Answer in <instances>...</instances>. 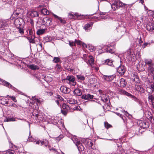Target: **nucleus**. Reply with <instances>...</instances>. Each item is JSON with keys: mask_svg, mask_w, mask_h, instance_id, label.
I'll list each match as a JSON object with an SVG mask.
<instances>
[{"mask_svg": "<svg viewBox=\"0 0 154 154\" xmlns=\"http://www.w3.org/2000/svg\"><path fill=\"white\" fill-rule=\"evenodd\" d=\"M139 53L138 52L136 56L132 51H130L128 53V55L127 56L128 59L129 61H131L133 62L135 61L138 58L140 57Z\"/></svg>", "mask_w": 154, "mask_h": 154, "instance_id": "obj_1", "label": "nucleus"}, {"mask_svg": "<svg viewBox=\"0 0 154 154\" xmlns=\"http://www.w3.org/2000/svg\"><path fill=\"white\" fill-rule=\"evenodd\" d=\"M65 80L69 81V82L68 83L71 85L74 86L76 85V82H75V78L73 76L69 75L67 76Z\"/></svg>", "mask_w": 154, "mask_h": 154, "instance_id": "obj_2", "label": "nucleus"}, {"mask_svg": "<svg viewBox=\"0 0 154 154\" xmlns=\"http://www.w3.org/2000/svg\"><path fill=\"white\" fill-rule=\"evenodd\" d=\"M122 4V3L120 2L115 1L111 5V7L113 10H115L119 7H122L123 6Z\"/></svg>", "mask_w": 154, "mask_h": 154, "instance_id": "obj_3", "label": "nucleus"}, {"mask_svg": "<svg viewBox=\"0 0 154 154\" xmlns=\"http://www.w3.org/2000/svg\"><path fill=\"white\" fill-rule=\"evenodd\" d=\"M82 141L87 147L89 146L92 147L93 143L91 139L88 138L84 139L82 140Z\"/></svg>", "mask_w": 154, "mask_h": 154, "instance_id": "obj_4", "label": "nucleus"}, {"mask_svg": "<svg viewBox=\"0 0 154 154\" xmlns=\"http://www.w3.org/2000/svg\"><path fill=\"white\" fill-rule=\"evenodd\" d=\"M23 22V19L20 18H17L14 21V24L17 28L21 26Z\"/></svg>", "mask_w": 154, "mask_h": 154, "instance_id": "obj_5", "label": "nucleus"}, {"mask_svg": "<svg viewBox=\"0 0 154 154\" xmlns=\"http://www.w3.org/2000/svg\"><path fill=\"white\" fill-rule=\"evenodd\" d=\"M9 23L8 20H0V28L7 26Z\"/></svg>", "mask_w": 154, "mask_h": 154, "instance_id": "obj_6", "label": "nucleus"}, {"mask_svg": "<svg viewBox=\"0 0 154 154\" xmlns=\"http://www.w3.org/2000/svg\"><path fill=\"white\" fill-rule=\"evenodd\" d=\"M116 77V75H104L103 79L107 81H111Z\"/></svg>", "mask_w": 154, "mask_h": 154, "instance_id": "obj_7", "label": "nucleus"}, {"mask_svg": "<svg viewBox=\"0 0 154 154\" xmlns=\"http://www.w3.org/2000/svg\"><path fill=\"white\" fill-rule=\"evenodd\" d=\"M125 71V69L123 66H119L117 69V72L121 75L124 74Z\"/></svg>", "mask_w": 154, "mask_h": 154, "instance_id": "obj_8", "label": "nucleus"}, {"mask_svg": "<svg viewBox=\"0 0 154 154\" xmlns=\"http://www.w3.org/2000/svg\"><path fill=\"white\" fill-rule=\"evenodd\" d=\"M43 20L47 26H50L52 24V20L51 18L46 17Z\"/></svg>", "mask_w": 154, "mask_h": 154, "instance_id": "obj_9", "label": "nucleus"}, {"mask_svg": "<svg viewBox=\"0 0 154 154\" xmlns=\"http://www.w3.org/2000/svg\"><path fill=\"white\" fill-rule=\"evenodd\" d=\"M146 28L149 31H152L154 30V24L153 23H149L146 25Z\"/></svg>", "mask_w": 154, "mask_h": 154, "instance_id": "obj_10", "label": "nucleus"}, {"mask_svg": "<svg viewBox=\"0 0 154 154\" xmlns=\"http://www.w3.org/2000/svg\"><path fill=\"white\" fill-rule=\"evenodd\" d=\"M93 97L94 96L93 95L89 94H83L82 96V99L87 100L91 99L93 98Z\"/></svg>", "mask_w": 154, "mask_h": 154, "instance_id": "obj_11", "label": "nucleus"}, {"mask_svg": "<svg viewBox=\"0 0 154 154\" xmlns=\"http://www.w3.org/2000/svg\"><path fill=\"white\" fill-rule=\"evenodd\" d=\"M61 91L65 94H67L69 92L70 89L64 86H61L60 88Z\"/></svg>", "mask_w": 154, "mask_h": 154, "instance_id": "obj_12", "label": "nucleus"}, {"mask_svg": "<svg viewBox=\"0 0 154 154\" xmlns=\"http://www.w3.org/2000/svg\"><path fill=\"white\" fill-rule=\"evenodd\" d=\"M88 64H90L92 66L94 64V59L92 56H89L88 57L87 62H86Z\"/></svg>", "mask_w": 154, "mask_h": 154, "instance_id": "obj_13", "label": "nucleus"}, {"mask_svg": "<svg viewBox=\"0 0 154 154\" xmlns=\"http://www.w3.org/2000/svg\"><path fill=\"white\" fill-rule=\"evenodd\" d=\"M28 67L33 70H38L39 68L38 66L34 64L29 65H28Z\"/></svg>", "mask_w": 154, "mask_h": 154, "instance_id": "obj_14", "label": "nucleus"}, {"mask_svg": "<svg viewBox=\"0 0 154 154\" xmlns=\"http://www.w3.org/2000/svg\"><path fill=\"white\" fill-rule=\"evenodd\" d=\"M29 15L32 17H34L38 16V12L36 11H32L29 12Z\"/></svg>", "mask_w": 154, "mask_h": 154, "instance_id": "obj_15", "label": "nucleus"}, {"mask_svg": "<svg viewBox=\"0 0 154 154\" xmlns=\"http://www.w3.org/2000/svg\"><path fill=\"white\" fill-rule=\"evenodd\" d=\"M135 88L137 91H139L141 93H143L144 92V90L143 88L139 85H135Z\"/></svg>", "mask_w": 154, "mask_h": 154, "instance_id": "obj_16", "label": "nucleus"}, {"mask_svg": "<svg viewBox=\"0 0 154 154\" xmlns=\"http://www.w3.org/2000/svg\"><path fill=\"white\" fill-rule=\"evenodd\" d=\"M127 82L125 79L123 78L120 79V84L121 87H124L126 85Z\"/></svg>", "mask_w": 154, "mask_h": 154, "instance_id": "obj_17", "label": "nucleus"}, {"mask_svg": "<svg viewBox=\"0 0 154 154\" xmlns=\"http://www.w3.org/2000/svg\"><path fill=\"white\" fill-rule=\"evenodd\" d=\"M67 101L68 103L70 104H75L77 102L76 100L72 98H68L67 99Z\"/></svg>", "mask_w": 154, "mask_h": 154, "instance_id": "obj_18", "label": "nucleus"}, {"mask_svg": "<svg viewBox=\"0 0 154 154\" xmlns=\"http://www.w3.org/2000/svg\"><path fill=\"white\" fill-rule=\"evenodd\" d=\"M74 93L78 96H80L82 94V92L81 90L79 88L75 89L74 91Z\"/></svg>", "mask_w": 154, "mask_h": 154, "instance_id": "obj_19", "label": "nucleus"}, {"mask_svg": "<svg viewBox=\"0 0 154 154\" xmlns=\"http://www.w3.org/2000/svg\"><path fill=\"white\" fill-rule=\"evenodd\" d=\"M145 63L146 64H147L149 66V68H152L151 66L154 65V64L152 63V60H145Z\"/></svg>", "mask_w": 154, "mask_h": 154, "instance_id": "obj_20", "label": "nucleus"}, {"mask_svg": "<svg viewBox=\"0 0 154 154\" xmlns=\"http://www.w3.org/2000/svg\"><path fill=\"white\" fill-rule=\"evenodd\" d=\"M20 10L19 8L17 9L14 12L13 14L12 15V16L14 17H16L20 13Z\"/></svg>", "mask_w": 154, "mask_h": 154, "instance_id": "obj_21", "label": "nucleus"}, {"mask_svg": "<svg viewBox=\"0 0 154 154\" xmlns=\"http://www.w3.org/2000/svg\"><path fill=\"white\" fill-rule=\"evenodd\" d=\"M76 146L77 147L79 151H82L84 150V147L80 142L78 143V145H77Z\"/></svg>", "mask_w": 154, "mask_h": 154, "instance_id": "obj_22", "label": "nucleus"}, {"mask_svg": "<svg viewBox=\"0 0 154 154\" xmlns=\"http://www.w3.org/2000/svg\"><path fill=\"white\" fill-rule=\"evenodd\" d=\"M134 78L133 79V81L136 83H140V81L138 76L135 75H134Z\"/></svg>", "mask_w": 154, "mask_h": 154, "instance_id": "obj_23", "label": "nucleus"}, {"mask_svg": "<svg viewBox=\"0 0 154 154\" xmlns=\"http://www.w3.org/2000/svg\"><path fill=\"white\" fill-rule=\"evenodd\" d=\"M41 12L44 15H48L49 14V12L47 9L45 8L42 9Z\"/></svg>", "mask_w": 154, "mask_h": 154, "instance_id": "obj_24", "label": "nucleus"}, {"mask_svg": "<svg viewBox=\"0 0 154 154\" xmlns=\"http://www.w3.org/2000/svg\"><path fill=\"white\" fill-rule=\"evenodd\" d=\"M144 65L142 64L140 62L137 66V68H139V70H143L144 69Z\"/></svg>", "mask_w": 154, "mask_h": 154, "instance_id": "obj_25", "label": "nucleus"}, {"mask_svg": "<svg viewBox=\"0 0 154 154\" xmlns=\"http://www.w3.org/2000/svg\"><path fill=\"white\" fill-rule=\"evenodd\" d=\"M69 16H70L69 17L71 18H73L74 17L76 16L78 17L79 16V15L77 13H69Z\"/></svg>", "mask_w": 154, "mask_h": 154, "instance_id": "obj_26", "label": "nucleus"}, {"mask_svg": "<svg viewBox=\"0 0 154 154\" xmlns=\"http://www.w3.org/2000/svg\"><path fill=\"white\" fill-rule=\"evenodd\" d=\"M105 63L106 64L111 66L113 65L112 61L109 59H107L106 60Z\"/></svg>", "mask_w": 154, "mask_h": 154, "instance_id": "obj_27", "label": "nucleus"}, {"mask_svg": "<svg viewBox=\"0 0 154 154\" xmlns=\"http://www.w3.org/2000/svg\"><path fill=\"white\" fill-rule=\"evenodd\" d=\"M3 83L4 85L6 86V87L9 88H12V85L10 84L9 82L6 81H3Z\"/></svg>", "mask_w": 154, "mask_h": 154, "instance_id": "obj_28", "label": "nucleus"}, {"mask_svg": "<svg viewBox=\"0 0 154 154\" xmlns=\"http://www.w3.org/2000/svg\"><path fill=\"white\" fill-rule=\"evenodd\" d=\"M27 39L29 40L30 43H34L35 42L34 40V37L32 36H31V37H28L27 38Z\"/></svg>", "mask_w": 154, "mask_h": 154, "instance_id": "obj_29", "label": "nucleus"}, {"mask_svg": "<svg viewBox=\"0 0 154 154\" xmlns=\"http://www.w3.org/2000/svg\"><path fill=\"white\" fill-rule=\"evenodd\" d=\"M48 141L46 140H44L42 141L41 142V145H44L45 146H46L48 145Z\"/></svg>", "mask_w": 154, "mask_h": 154, "instance_id": "obj_30", "label": "nucleus"}, {"mask_svg": "<svg viewBox=\"0 0 154 154\" xmlns=\"http://www.w3.org/2000/svg\"><path fill=\"white\" fill-rule=\"evenodd\" d=\"M149 69L150 74L153 77V79H154V69L152 67L149 68Z\"/></svg>", "mask_w": 154, "mask_h": 154, "instance_id": "obj_31", "label": "nucleus"}, {"mask_svg": "<svg viewBox=\"0 0 154 154\" xmlns=\"http://www.w3.org/2000/svg\"><path fill=\"white\" fill-rule=\"evenodd\" d=\"M72 139L73 140V142L76 145H78V143L80 142L77 138L75 137H73L72 138Z\"/></svg>", "mask_w": 154, "mask_h": 154, "instance_id": "obj_32", "label": "nucleus"}, {"mask_svg": "<svg viewBox=\"0 0 154 154\" xmlns=\"http://www.w3.org/2000/svg\"><path fill=\"white\" fill-rule=\"evenodd\" d=\"M123 93L124 94L128 96H131V97L134 98H136V97L132 95H131L129 93H128L126 91H123Z\"/></svg>", "mask_w": 154, "mask_h": 154, "instance_id": "obj_33", "label": "nucleus"}, {"mask_svg": "<svg viewBox=\"0 0 154 154\" xmlns=\"http://www.w3.org/2000/svg\"><path fill=\"white\" fill-rule=\"evenodd\" d=\"M45 32L44 29H41L38 30L37 32V34L38 35H40L43 34Z\"/></svg>", "mask_w": 154, "mask_h": 154, "instance_id": "obj_34", "label": "nucleus"}, {"mask_svg": "<svg viewBox=\"0 0 154 154\" xmlns=\"http://www.w3.org/2000/svg\"><path fill=\"white\" fill-rule=\"evenodd\" d=\"M89 56L86 54H84L83 55V56L82 58L86 62H87V60H88Z\"/></svg>", "mask_w": 154, "mask_h": 154, "instance_id": "obj_35", "label": "nucleus"}, {"mask_svg": "<svg viewBox=\"0 0 154 154\" xmlns=\"http://www.w3.org/2000/svg\"><path fill=\"white\" fill-rule=\"evenodd\" d=\"M15 121V119L14 118H6L4 120V121L6 122L14 121Z\"/></svg>", "mask_w": 154, "mask_h": 154, "instance_id": "obj_36", "label": "nucleus"}, {"mask_svg": "<svg viewBox=\"0 0 154 154\" xmlns=\"http://www.w3.org/2000/svg\"><path fill=\"white\" fill-rule=\"evenodd\" d=\"M5 154H15V152L13 150L9 149L6 151Z\"/></svg>", "mask_w": 154, "mask_h": 154, "instance_id": "obj_37", "label": "nucleus"}, {"mask_svg": "<svg viewBox=\"0 0 154 154\" xmlns=\"http://www.w3.org/2000/svg\"><path fill=\"white\" fill-rule=\"evenodd\" d=\"M77 78L78 79L83 81L85 79V77L81 75H77Z\"/></svg>", "mask_w": 154, "mask_h": 154, "instance_id": "obj_38", "label": "nucleus"}, {"mask_svg": "<svg viewBox=\"0 0 154 154\" xmlns=\"http://www.w3.org/2000/svg\"><path fill=\"white\" fill-rule=\"evenodd\" d=\"M91 25V24H87L85 26L84 28L85 29V30H87L90 27Z\"/></svg>", "mask_w": 154, "mask_h": 154, "instance_id": "obj_39", "label": "nucleus"}, {"mask_svg": "<svg viewBox=\"0 0 154 154\" xmlns=\"http://www.w3.org/2000/svg\"><path fill=\"white\" fill-rule=\"evenodd\" d=\"M148 99L149 101L152 102L154 99L153 96L151 95H149L148 97Z\"/></svg>", "mask_w": 154, "mask_h": 154, "instance_id": "obj_40", "label": "nucleus"}, {"mask_svg": "<svg viewBox=\"0 0 154 154\" xmlns=\"http://www.w3.org/2000/svg\"><path fill=\"white\" fill-rule=\"evenodd\" d=\"M55 69L57 71H59L61 69V66L57 64L55 67Z\"/></svg>", "mask_w": 154, "mask_h": 154, "instance_id": "obj_41", "label": "nucleus"}, {"mask_svg": "<svg viewBox=\"0 0 154 154\" xmlns=\"http://www.w3.org/2000/svg\"><path fill=\"white\" fill-rule=\"evenodd\" d=\"M28 141L29 142H35L34 139L31 136H30V135L29 136Z\"/></svg>", "mask_w": 154, "mask_h": 154, "instance_id": "obj_42", "label": "nucleus"}, {"mask_svg": "<svg viewBox=\"0 0 154 154\" xmlns=\"http://www.w3.org/2000/svg\"><path fill=\"white\" fill-rule=\"evenodd\" d=\"M60 61V59L58 57H54L53 61L54 62L57 63L58 62Z\"/></svg>", "mask_w": 154, "mask_h": 154, "instance_id": "obj_43", "label": "nucleus"}, {"mask_svg": "<svg viewBox=\"0 0 154 154\" xmlns=\"http://www.w3.org/2000/svg\"><path fill=\"white\" fill-rule=\"evenodd\" d=\"M63 135H60L58 137L56 138V140L58 141H59L63 137Z\"/></svg>", "mask_w": 154, "mask_h": 154, "instance_id": "obj_44", "label": "nucleus"}, {"mask_svg": "<svg viewBox=\"0 0 154 154\" xmlns=\"http://www.w3.org/2000/svg\"><path fill=\"white\" fill-rule=\"evenodd\" d=\"M69 108L68 106L65 103H63L62 105V108L63 109H68Z\"/></svg>", "mask_w": 154, "mask_h": 154, "instance_id": "obj_45", "label": "nucleus"}, {"mask_svg": "<svg viewBox=\"0 0 154 154\" xmlns=\"http://www.w3.org/2000/svg\"><path fill=\"white\" fill-rule=\"evenodd\" d=\"M75 42H71L70 41H69V45L71 46L72 47L74 46L75 45Z\"/></svg>", "mask_w": 154, "mask_h": 154, "instance_id": "obj_46", "label": "nucleus"}, {"mask_svg": "<svg viewBox=\"0 0 154 154\" xmlns=\"http://www.w3.org/2000/svg\"><path fill=\"white\" fill-rule=\"evenodd\" d=\"M88 48L91 51H94V47L92 45H89L88 46Z\"/></svg>", "mask_w": 154, "mask_h": 154, "instance_id": "obj_47", "label": "nucleus"}, {"mask_svg": "<svg viewBox=\"0 0 154 154\" xmlns=\"http://www.w3.org/2000/svg\"><path fill=\"white\" fill-rule=\"evenodd\" d=\"M101 100L103 102H106L108 101V99L106 97H103L101 98Z\"/></svg>", "mask_w": 154, "mask_h": 154, "instance_id": "obj_48", "label": "nucleus"}, {"mask_svg": "<svg viewBox=\"0 0 154 154\" xmlns=\"http://www.w3.org/2000/svg\"><path fill=\"white\" fill-rule=\"evenodd\" d=\"M75 43H76L77 45H82V42L80 40H77L76 39L75 40Z\"/></svg>", "mask_w": 154, "mask_h": 154, "instance_id": "obj_49", "label": "nucleus"}, {"mask_svg": "<svg viewBox=\"0 0 154 154\" xmlns=\"http://www.w3.org/2000/svg\"><path fill=\"white\" fill-rule=\"evenodd\" d=\"M7 96L11 98V99L14 102H17V100H16L14 96H9L8 95H7Z\"/></svg>", "mask_w": 154, "mask_h": 154, "instance_id": "obj_50", "label": "nucleus"}, {"mask_svg": "<svg viewBox=\"0 0 154 154\" xmlns=\"http://www.w3.org/2000/svg\"><path fill=\"white\" fill-rule=\"evenodd\" d=\"M45 40L47 42H50L52 41V38L51 37H47L45 38Z\"/></svg>", "mask_w": 154, "mask_h": 154, "instance_id": "obj_51", "label": "nucleus"}, {"mask_svg": "<svg viewBox=\"0 0 154 154\" xmlns=\"http://www.w3.org/2000/svg\"><path fill=\"white\" fill-rule=\"evenodd\" d=\"M18 28L19 29V32L20 33L23 34L24 33L23 30V29L20 27Z\"/></svg>", "mask_w": 154, "mask_h": 154, "instance_id": "obj_52", "label": "nucleus"}, {"mask_svg": "<svg viewBox=\"0 0 154 154\" xmlns=\"http://www.w3.org/2000/svg\"><path fill=\"white\" fill-rule=\"evenodd\" d=\"M32 98L38 103H40L42 102V101L36 98L35 97H32Z\"/></svg>", "mask_w": 154, "mask_h": 154, "instance_id": "obj_53", "label": "nucleus"}, {"mask_svg": "<svg viewBox=\"0 0 154 154\" xmlns=\"http://www.w3.org/2000/svg\"><path fill=\"white\" fill-rule=\"evenodd\" d=\"M150 88L152 92L154 91V83L153 84L151 85Z\"/></svg>", "mask_w": 154, "mask_h": 154, "instance_id": "obj_54", "label": "nucleus"}, {"mask_svg": "<svg viewBox=\"0 0 154 154\" xmlns=\"http://www.w3.org/2000/svg\"><path fill=\"white\" fill-rule=\"evenodd\" d=\"M57 98L60 99L61 100L63 101V99L61 97L60 95H57Z\"/></svg>", "mask_w": 154, "mask_h": 154, "instance_id": "obj_55", "label": "nucleus"}, {"mask_svg": "<svg viewBox=\"0 0 154 154\" xmlns=\"http://www.w3.org/2000/svg\"><path fill=\"white\" fill-rule=\"evenodd\" d=\"M58 20H60L61 22L63 23H65L66 22L64 20H63L61 17H59Z\"/></svg>", "mask_w": 154, "mask_h": 154, "instance_id": "obj_56", "label": "nucleus"}, {"mask_svg": "<svg viewBox=\"0 0 154 154\" xmlns=\"http://www.w3.org/2000/svg\"><path fill=\"white\" fill-rule=\"evenodd\" d=\"M146 127H144L143 126H140V128H139V131L140 130L142 129H144L145 128H147L149 127V126H146Z\"/></svg>", "mask_w": 154, "mask_h": 154, "instance_id": "obj_57", "label": "nucleus"}, {"mask_svg": "<svg viewBox=\"0 0 154 154\" xmlns=\"http://www.w3.org/2000/svg\"><path fill=\"white\" fill-rule=\"evenodd\" d=\"M118 116H120V117H121L123 120H124V119L123 118V117L122 116V114H120V113L118 112H116L115 113Z\"/></svg>", "mask_w": 154, "mask_h": 154, "instance_id": "obj_58", "label": "nucleus"}, {"mask_svg": "<svg viewBox=\"0 0 154 154\" xmlns=\"http://www.w3.org/2000/svg\"><path fill=\"white\" fill-rule=\"evenodd\" d=\"M4 2L7 3L11 2L12 0H2Z\"/></svg>", "mask_w": 154, "mask_h": 154, "instance_id": "obj_59", "label": "nucleus"}, {"mask_svg": "<svg viewBox=\"0 0 154 154\" xmlns=\"http://www.w3.org/2000/svg\"><path fill=\"white\" fill-rule=\"evenodd\" d=\"M29 33L30 35H32L33 32L32 29H30L29 30Z\"/></svg>", "mask_w": 154, "mask_h": 154, "instance_id": "obj_60", "label": "nucleus"}, {"mask_svg": "<svg viewBox=\"0 0 154 154\" xmlns=\"http://www.w3.org/2000/svg\"><path fill=\"white\" fill-rule=\"evenodd\" d=\"M10 106H13L14 107L17 108V106L14 103H13L11 105H10Z\"/></svg>", "mask_w": 154, "mask_h": 154, "instance_id": "obj_61", "label": "nucleus"}, {"mask_svg": "<svg viewBox=\"0 0 154 154\" xmlns=\"http://www.w3.org/2000/svg\"><path fill=\"white\" fill-rule=\"evenodd\" d=\"M82 45L83 47L84 48H87V45L84 43H82Z\"/></svg>", "mask_w": 154, "mask_h": 154, "instance_id": "obj_62", "label": "nucleus"}, {"mask_svg": "<svg viewBox=\"0 0 154 154\" xmlns=\"http://www.w3.org/2000/svg\"><path fill=\"white\" fill-rule=\"evenodd\" d=\"M80 108V107L79 106H78L75 107L74 109H75L76 110H79V108Z\"/></svg>", "mask_w": 154, "mask_h": 154, "instance_id": "obj_63", "label": "nucleus"}, {"mask_svg": "<svg viewBox=\"0 0 154 154\" xmlns=\"http://www.w3.org/2000/svg\"><path fill=\"white\" fill-rule=\"evenodd\" d=\"M149 12L151 13V15H152L153 16V17H154V12H153L152 11H150Z\"/></svg>", "mask_w": 154, "mask_h": 154, "instance_id": "obj_64", "label": "nucleus"}]
</instances>
